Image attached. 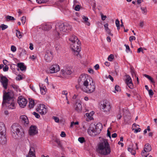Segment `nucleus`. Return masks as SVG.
I'll list each match as a JSON object with an SVG mask.
<instances>
[{"label":"nucleus","instance_id":"nucleus-1","mask_svg":"<svg viewBox=\"0 0 157 157\" xmlns=\"http://www.w3.org/2000/svg\"><path fill=\"white\" fill-rule=\"evenodd\" d=\"M91 79L88 75L85 74L81 75L78 78V83L82 85L81 89L85 93L90 94L95 90V83Z\"/></svg>","mask_w":157,"mask_h":157},{"label":"nucleus","instance_id":"nucleus-2","mask_svg":"<svg viewBox=\"0 0 157 157\" xmlns=\"http://www.w3.org/2000/svg\"><path fill=\"white\" fill-rule=\"evenodd\" d=\"M72 27L71 25L68 24L65 25L63 23H58L56 26V29L53 33L52 36L49 34L48 36L50 38H62V36L65 33L68 32L72 29Z\"/></svg>","mask_w":157,"mask_h":157},{"label":"nucleus","instance_id":"nucleus-3","mask_svg":"<svg viewBox=\"0 0 157 157\" xmlns=\"http://www.w3.org/2000/svg\"><path fill=\"white\" fill-rule=\"evenodd\" d=\"M97 152L101 155H106L109 154L111 152L109 143L106 140H104L98 145L97 149Z\"/></svg>","mask_w":157,"mask_h":157},{"label":"nucleus","instance_id":"nucleus-4","mask_svg":"<svg viewBox=\"0 0 157 157\" xmlns=\"http://www.w3.org/2000/svg\"><path fill=\"white\" fill-rule=\"evenodd\" d=\"M13 93L12 92H8L4 93L2 105L6 104L9 109H13L15 107V103L13 99Z\"/></svg>","mask_w":157,"mask_h":157},{"label":"nucleus","instance_id":"nucleus-5","mask_svg":"<svg viewBox=\"0 0 157 157\" xmlns=\"http://www.w3.org/2000/svg\"><path fill=\"white\" fill-rule=\"evenodd\" d=\"M10 131L12 136L15 139H17L19 137H21L24 136L23 129L18 123H13L11 127Z\"/></svg>","mask_w":157,"mask_h":157},{"label":"nucleus","instance_id":"nucleus-6","mask_svg":"<svg viewBox=\"0 0 157 157\" xmlns=\"http://www.w3.org/2000/svg\"><path fill=\"white\" fill-rule=\"evenodd\" d=\"M71 47L73 53L78 56L81 51V42L79 40H70Z\"/></svg>","mask_w":157,"mask_h":157},{"label":"nucleus","instance_id":"nucleus-7","mask_svg":"<svg viewBox=\"0 0 157 157\" xmlns=\"http://www.w3.org/2000/svg\"><path fill=\"white\" fill-rule=\"evenodd\" d=\"M100 107L103 111L107 114L109 113L111 108L110 103L106 100L104 101L101 103Z\"/></svg>","mask_w":157,"mask_h":157},{"label":"nucleus","instance_id":"nucleus-8","mask_svg":"<svg viewBox=\"0 0 157 157\" xmlns=\"http://www.w3.org/2000/svg\"><path fill=\"white\" fill-rule=\"evenodd\" d=\"M73 70L70 67H64L60 71V74L64 78H67L73 72Z\"/></svg>","mask_w":157,"mask_h":157},{"label":"nucleus","instance_id":"nucleus-9","mask_svg":"<svg viewBox=\"0 0 157 157\" xmlns=\"http://www.w3.org/2000/svg\"><path fill=\"white\" fill-rule=\"evenodd\" d=\"M0 82L3 87L5 89H7L8 85V80L5 76L2 75L0 76Z\"/></svg>","mask_w":157,"mask_h":157},{"label":"nucleus","instance_id":"nucleus-10","mask_svg":"<svg viewBox=\"0 0 157 157\" xmlns=\"http://www.w3.org/2000/svg\"><path fill=\"white\" fill-rule=\"evenodd\" d=\"M17 102L20 106L22 108H24L25 106L27 103V100L21 96L18 98Z\"/></svg>","mask_w":157,"mask_h":157},{"label":"nucleus","instance_id":"nucleus-11","mask_svg":"<svg viewBox=\"0 0 157 157\" xmlns=\"http://www.w3.org/2000/svg\"><path fill=\"white\" fill-rule=\"evenodd\" d=\"M36 111L41 115H44L46 113L47 110L44 104H40L38 106Z\"/></svg>","mask_w":157,"mask_h":157},{"label":"nucleus","instance_id":"nucleus-12","mask_svg":"<svg viewBox=\"0 0 157 157\" xmlns=\"http://www.w3.org/2000/svg\"><path fill=\"white\" fill-rule=\"evenodd\" d=\"M52 53L51 51L48 50L46 51L44 56V59L46 62H50L52 59Z\"/></svg>","mask_w":157,"mask_h":157},{"label":"nucleus","instance_id":"nucleus-13","mask_svg":"<svg viewBox=\"0 0 157 157\" xmlns=\"http://www.w3.org/2000/svg\"><path fill=\"white\" fill-rule=\"evenodd\" d=\"M60 70V68L58 65L54 64L51 66L49 69L48 72L50 73H56Z\"/></svg>","mask_w":157,"mask_h":157},{"label":"nucleus","instance_id":"nucleus-14","mask_svg":"<svg viewBox=\"0 0 157 157\" xmlns=\"http://www.w3.org/2000/svg\"><path fill=\"white\" fill-rule=\"evenodd\" d=\"M38 132L37 127L36 126L32 125L29 128V133L30 136H34Z\"/></svg>","mask_w":157,"mask_h":157},{"label":"nucleus","instance_id":"nucleus-15","mask_svg":"<svg viewBox=\"0 0 157 157\" xmlns=\"http://www.w3.org/2000/svg\"><path fill=\"white\" fill-rule=\"evenodd\" d=\"M126 77V83L130 88L132 89L133 87V85L131 77L128 75H127Z\"/></svg>","mask_w":157,"mask_h":157},{"label":"nucleus","instance_id":"nucleus-16","mask_svg":"<svg viewBox=\"0 0 157 157\" xmlns=\"http://www.w3.org/2000/svg\"><path fill=\"white\" fill-rule=\"evenodd\" d=\"M88 134L91 136H94L97 135L94 128L92 124H91L87 131Z\"/></svg>","mask_w":157,"mask_h":157},{"label":"nucleus","instance_id":"nucleus-17","mask_svg":"<svg viewBox=\"0 0 157 157\" xmlns=\"http://www.w3.org/2000/svg\"><path fill=\"white\" fill-rule=\"evenodd\" d=\"M93 126L96 130L97 135L99 134L102 129V126L100 123H98L96 125L92 124Z\"/></svg>","mask_w":157,"mask_h":157},{"label":"nucleus","instance_id":"nucleus-18","mask_svg":"<svg viewBox=\"0 0 157 157\" xmlns=\"http://www.w3.org/2000/svg\"><path fill=\"white\" fill-rule=\"evenodd\" d=\"M27 157H36L35 149L33 147L31 146L30 147L29 150Z\"/></svg>","mask_w":157,"mask_h":157},{"label":"nucleus","instance_id":"nucleus-19","mask_svg":"<svg viewBox=\"0 0 157 157\" xmlns=\"http://www.w3.org/2000/svg\"><path fill=\"white\" fill-rule=\"evenodd\" d=\"M20 120L22 123L25 125H27L29 123V121L27 117L25 115H21L20 116Z\"/></svg>","mask_w":157,"mask_h":157},{"label":"nucleus","instance_id":"nucleus-20","mask_svg":"<svg viewBox=\"0 0 157 157\" xmlns=\"http://www.w3.org/2000/svg\"><path fill=\"white\" fill-rule=\"evenodd\" d=\"M5 134L0 135V144L2 145H6L7 143V139Z\"/></svg>","mask_w":157,"mask_h":157},{"label":"nucleus","instance_id":"nucleus-21","mask_svg":"<svg viewBox=\"0 0 157 157\" xmlns=\"http://www.w3.org/2000/svg\"><path fill=\"white\" fill-rule=\"evenodd\" d=\"M42 29L44 31H48L52 28L51 24L49 23H47L42 25Z\"/></svg>","mask_w":157,"mask_h":157},{"label":"nucleus","instance_id":"nucleus-22","mask_svg":"<svg viewBox=\"0 0 157 157\" xmlns=\"http://www.w3.org/2000/svg\"><path fill=\"white\" fill-rule=\"evenodd\" d=\"M6 128L4 124L2 122H0V135L5 134Z\"/></svg>","mask_w":157,"mask_h":157},{"label":"nucleus","instance_id":"nucleus-23","mask_svg":"<svg viewBox=\"0 0 157 157\" xmlns=\"http://www.w3.org/2000/svg\"><path fill=\"white\" fill-rule=\"evenodd\" d=\"M135 145L136 148L132 147H131V146H130L128 149V151H129L132 154L134 155H135L136 153V150L138 149L137 144L136 143L135 144Z\"/></svg>","mask_w":157,"mask_h":157},{"label":"nucleus","instance_id":"nucleus-24","mask_svg":"<svg viewBox=\"0 0 157 157\" xmlns=\"http://www.w3.org/2000/svg\"><path fill=\"white\" fill-rule=\"evenodd\" d=\"M82 105L81 103L79 102H76L75 105V109L78 112H81L82 109Z\"/></svg>","mask_w":157,"mask_h":157},{"label":"nucleus","instance_id":"nucleus-25","mask_svg":"<svg viewBox=\"0 0 157 157\" xmlns=\"http://www.w3.org/2000/svg\"><path fill=\"white\" fill-rule=\"evenodd\" d=\"M82 22L85 23L86 25L88 26L90 25V23L88 21V18L87 17L82 16Z\"/></svg>","mask_w":157,"mask_h":157},{"label":"nucleus","instance_id":"nucleus-26","mask_svg":"<svg viewBox=\"0 0 157 157\" xmlns=\"http://www.w3.org/2000/svg\"><path fill=\"white\" fill-rule=\"evenodd\" d=\"M17 66L20 68L21 71L25 70L26 67L23 63H17Z\"/></svg>","mask_w":157,"mask_h":157},{"label":"nucleus","instance_id":"nucleus-27","mask_svg":"<svg viewBox=\"0 0 157 157\" xmlns=\"http://www.w3.org/2000/svg\"><path fill=\"white\" fill-rule=\"evenodd\" d=\"M94 112L93 111H92L90 112V113H86L85 114V115L90 120H92L93 118L92 117V116L94 114Z\"/></svg>","mask_w":157,"mask_h":157},{"label":"nucleus","instance_id":"nucleus-28","mask_svg":"<svg viewBox=\"0 0 157 157\" xmlns=\"http://www.w3.org/2000/svg\"><path fill=\"white\" fill-rule=\"evenodd\" d=\"M144 149L146 150L147 152L150 151L151 150V145L148 144H147L145 145V147Z\"/></svg>","mask_w":157,"mask_h":157},{"label":"nucleus","instance_id":"nucleus-29","mask_svg":"<svg viewBox=\"0 0 157 157\" xmlns=\"http://www.w3.org/2000/svg\"><path fill=\"white\" fill-rule=\"evenodd\" d=\"M29 107L30 109L32 108L35 105L34 101L32 99H29Z\"/></svg>","mask_w":157,"mask_h":157},{"label":"nucleus","instance_id":"nucleus-30","mask_svg":"<svg viewBox=\"0 0 157 157\" xmlns=\"http://www.w3.org/2000/svg\"><path fill=\"white\" fill-rule=\"evenodd\" d=\"M105 30L107 33L110 35V36H108L107 37L106 39H111L112 38L110 36H113V34L111 33L110 30L109 29Z\"/></svg>","mask_w":157,"mask_h":157},{"label":"nucleus","instance_id":"nucleus-31","mask_svg":"<svg viewBox=\"0 0 157 157\" xmlns=\"http://www.w3.org/2000/svg\"><path fill=\"white\" fill-rule=\"evenodd\" d=\"M40 86V91L41 94L43 95L44 94L46 93V88L45 86L43 87V88Z\"/></svg>","mask_w":157,"mask_h":157},{"label":"nucleus","instance_id":"nucleus-32","mask_svg":"<svg viewBox=\"0 0 157 157\" xmlns=\"http://www.w3.org/2000/svg\"><path fill=\"white\" fill-rule=\"evenodd\" d=\"M22 33H21L18 30H17V32L16 33V35L17 36L18 38H21L22 36Z\"/></svg>","mask_w":157,"mask_h":157},{"label":"nucleus","instance_id":"nucleus-33","mask_svg":"<svg viewBox=\"0 0 157 157\" xmlns=\"http://www.w3.org/2000/svg\"><path fill=\"white\" fill-rule=\"evenodd\" d=\"M141 9L142 13L145 15H146L147 13V8L146 7H141Z\"/></svg>","mask_w":157,"mask_h":157},{"label":"nucleus","instance_id":"nucleus-34","mask_svg":"<svg viewBox=\"0 0 157 157\" xmlns=\"http://www.w3.org/2000/svg\"><path fill=\"white\" fill-rule=\"evenodd\" d=\"M119 66L117 65V63H115V72L116 74H117L118 73L119 71Z\"/></svg>","mask_w":157,"mask_h":157},{"label":"nucleus","instance_id":"nucleus-35","mask_svg":"<svg viewBox=\"0 0 157 157\" xmlns=\"http://www.w3.org/2000/svg\"><path fill=\"white\" fill-rule=\"evenodd\" d=\"M6 20L7 21H9L10 20H14L15 18L13 17L10 16H7L6 17Z\"/></svg>","mask_w":157,"mask_h":157},{"label":"nucleus","instance_id":"nucleus-36","mask_svg":"<svg viewBox=\"0 0 157 157\" xmlns=\"http://www.w3.org/2000/svg\"><path fill=\"white\" fill-rule=\"evenodd\" d=\"M48 1V0H36L37 2L39 4L45 3Z\"/></svg>","mask_w":157,"mask_h":157},{"label":"nucleus","instance_id":"nucleus-37","mask_svg":"<svg viewBox=\"0 0 157 157\" xmlns=\"http://www.w3.org/2000/svg\"><path fill=\"white\" fill-rule=\"evenodd\" d=\"M55 142L57 144L59 147H61V144L59 139H56L55 140Z\"/></svg>","mask_w":157,"mask_h":157},{"label":"nucleus","instance_id":"nucleus-38","mask_svg":"<svg viewBox=\"0 0 157 157\" xmlns=\"http://www.w3.org/2000/svg\"><path fill=\"white\" fill-rule=\"evenodd\" d=\"M78 141L81 143H83L85 141L84 138L83 137H79L78 138Z\"/></svg>","mask_w":157,"mask_h":157},{"label":"nucleus","instance_id":"nucleus-39","mask_svg":"<svg viewBox=\"0 0 157 157\" xmlns=\"http://www.w3.org/2000/svg\"><path fill=\"white\" fill-rule=\"evenodd\" d=\"M147 152L146 150H144L142 151L141 155L142 156H144L145 157H147V155H146V152Z\"/></svg>","mask_w":157,"mask_h":157},{"label":"nucleus","instance_id":"nucleus-40","mask_svg":"<svg viewBox=\"0 0 157 157\" xmlns=\"http://www.w3.org/2000/svg\"><path fill=\"white\" fill-rule=\"evenodd\" d=\"M69 39H78V38L75 35L72 34L71 36Z\"/></svg>","mask_w":157,"mask_h":157},{"label":"nucleus","instance_id":"nucleus-41","mask_svg":"<svg viewBox=\"0 0 157 157\" xmlns=\"http://www.w3.org/2000/svg\"><path fill=\"white\" fill-rule=\"evenodd\" d=\"M26 17L24 16L22 17L21 18V20L22 23L23 25H24L26 21Z\"/></svg>","mask_w":157,"mask_h":157},{"label":"nucleus","instance_id":"nucleus-42","mask_svg":"<svg viewBox=\"0 0 157 157\" xmlns=\"http://www.w3.org/2000/svg\"><path fill=\"white\" fill-rule=\"evenodd\" d=\"M124 46L126 47V51L127 52H129L130 51V48L129 46L128 45H127L126 44H124Z\"/></svg>","mask_w":157,"mask_h":157},{"label":"nucleus","instance_id":"nucleus-43","mask_svg":"<svg viewBox=\"0 0 157 157\" xmlns=\"http://www.w3.org/2000/svg\"><path fill=\"white\" fill-rule=\"evenodd\" d=\"M113 58V56L112 54L110 55L108 57V59L109 61H112Z\"/></svg>","mask_w":157,"mask_h":157},{"label":"nucleus","instance_id":"nucleus-44","mask_svg":"<svg viewBox=\"0 0 157 157\" xmlns=\"http://www.w3.org/2000/svg\"><path fill=\"white\" fill-rule=\"evenodd\" d=\"M150 97H152L154 94L152 90L151 89L149 90L148 91Z\"/></svg>","mask_w":157,"mask_h":157},{"label":"nucleus","instance_id":"nucleus-45","mask_svg":"<svg viewBox=\"0 0 157 157\" xmlns=\"http://www.w3.org/2000/svg\"><path fill=\"white\" fill-rule=\"evenodd\" d=\"M11 49L12 51L13 52H14L16 50V48L15 46L13 45H12L11 46Z\"/></svg>","mask_w":157,"mask_h":157},{"label":"nucleus","instance_id":"nucleus-46","mask_svg":"<svg viewBox=\"0 0 157 157\" xmlns=\"http://www.w3.org/2000/svg\"><path fill=\"white\" fill-rule=\"evenodd\" d=\"M33 114L37 118H39L40 117V115L35 112H33Z\"/></svg>","mask_w":157,"mask_h":157},{"label":"nucleus","instance_id":"nucleus-47","mask_svg":"<svg viewBox=\"0 0 157 157\" xmlns=\"http://www.w3.org/2000/svg\"><path fill=\"white\" fill-rule=\"evenodd\" d=\"M62 94L65 95L66 99L67 100V91L63 90L62 92Z\"/></svg>","mask_w":157,"mask_h":157},{"label":"nucleus","instance_id":"nucleus-48","mask_svg":"<svg viewBox=\"0 0 157 157\" xmlns=\"http://www.w3.org/2000/svg\"><path fill=\"white\" fill-rule=\"evenodd\" d=\"M8 26L7 25L2 24L1 26V28L2 30H4L7 28Z\"/></svg>","mask_w":157,"mask_h":157},{"label":"nucleus","instance_id":"nucleus-49","mask_svg":"<svg viewBox=\"0 0 157 157\" xmlns=\"http://www.w3.org/2000/svg\"><path fill=\"white\" fill-rule=\"evenodd\" d=\"M115 91L117 92L120 91V87L116 85L115 87Z\"/></svg>","mask_w":157,"mask_h":157},{"label":"nucleus","instance_id":"nucleus-50","mask_svg":"<svg viewBox=\"0 0 157 157\" xmlns=\"http://www.w3.org/2000/svg\"><path fill=\"white\" fill-rule=\"evenodd\" d=\"M140 52H142L143 53H144L143 48L141 47H140L138 49L137 52L138 53H140Z\"/></svg>","mask_w":157,"mask_h":157},{"label":"nucleus","instance_id":"nucleus-51","mask_svg":"<svg viewBox=\"0 0 157 157\" xmlns=\"http://www.w3.org/2000/svg\"><path fill=\"white\" fill-rule=\"evenodd\" d=\"M144 22L143 21H140V27L142 28L144 25Z\"/></svg>","mask_w":157,"mask_h":157},{"label":"nucleus","instance_id":"nucleus-52","mask_svg":"<svg viewBox=\"0 0 157 157\" xmlns=\"http://www.w3.org/2000/svg\"><path fill=\"white\" fill-rule=\"evenodd\" d=\"M9 67L7 65H6L3 68V70L4 71H8Z\"/></svg>","mask_w":157,"mask_h":157},{"label":"nucleus","instance_id":"nucleus-53","mask_svg":"<svg viewBox=\"0 0 157 157\" xmlns=\"http://www.w3.org/2000/svg\"><path fill=\"white\" fill-rule=\"evenodd\" d=\"M80 9V6L78 5H77L75 7V10L77 11H78Z\"/></svg>","mask_w":157,"mask_h":157},{"label":"nucleus","instance_id":"nucleus-54","mask_svg":"<svg viewBox=\"0 0 157 157\" xmlns=\"http://www.w3.org/2000/svg\"><path fill=\"white\" fill-rule=\"evenodd\" d=\"M66 136L65 133L64 132H62L60 134V136L63 137H65Z\"/></svg>","mask_w":157,"mask_h":157},{"label":"nucleus","instance_id":"nucleus-55","mask_svg":"<svg viewBox=\"0 0 157 157\" xmlns=\"http://www.w3.org/2000/svg\"><path fill=\"white\" fill-rule=\"evenodd\" d=\"M53 119L56 122H58L59 121V119L56 117H53Z\"/></svg>","mask_w":157,"mask_h":157},{"label":"nucleus","instance_id":"nucleus-56","mask_svg":"<svg viewBox=\"0 0 157 157\" xmlns=\"http://www.w3.org/2000/svg\"><path fill=\"white\" fill-rule=\"evenodd\" d=\"M141 130V128H138L137 129H136L135 130L134 132L135 133H137L138 132H140Z\"/></svg>","mask_w":157,"mask_h":157},{"label":"nucleus","instance_id":"nucleus-57","mask_svg":"<svg viewBox=\"0 0 157 157\" xmlns=\"http://www.w3.org/2000/svg\"><path fill=\"white\" fill-rule=\"evenodd\" d=\"M148 79L151 81V83H155V82L154 80V79H153V78H152L151 77H150V78H149Z\"/></svg>","mask_w":157,"mask_h":157},{"label":"nucleus","instance_id":"nucleus-58","mask_svg":"<svg viewBox=\"0 0 157 157\" xmlns=\"http://www.w3.org/2000/svg\"><path fill=\"white\" fill-rule=\"evenodd\" d=\"M115 24L116 26H119L120 25V22L118 19H116L115 21Z\"/></svg>","mask_w":157,"mask_h":157},{"label":"nucleus","instance_id":"nucleus-59","mask_svg":"<svg viewBox=\"0 0 157 157\" xmlns=\"http://www.w3.org/2000/svg\"><path fill=\"white\" fill-rule=\"evenodd\" d=\"M78 124V122H72L71 123L70 126L71 127H72L73 125L74 124L76 125V124Z\"/></svg>","mask_w":157,"mask_h":157},{"label":"nucleus","instance_id":"nucleus-60","mask_svg":"<svg viewBox=\"0 0 157 157\" xmlns=\"http://www.w3.org/2000/svg\"><path fill=\"white\" fill-rule=\"evenodd\" d=\"M88 71L90 74H93L94 73V70L93 69L89 68L88 70Z\"/></svg>","mask_w":157,"mask_h":157},{"label":"nucleus","instance_id":"nucleus-61","mask_svg":"<svg viewBox=\"0 0 157 157\" xmlns=\"http://www.w3.org/2000/svg\"><path fill=\"white\" fill-rule=\"evenodd\" d=\"M30 87L32 90H33L34 91L36 92L35 89V88L34 87L33 85H31L30 86Z\"/></svg>","mask_w":157,"mask_h":157},{"label":"nucleus","instance_id":"nucleus-62","mask_svg":"<svg viewBox=\"0 0 157 157\" xmlns=\"http://www.w3.org/2000/svg\"><path fill=\"white\" fill-rule=\"evenodd\" d=\"M107 136H109L110 138H111V134L110 132L109 131V130H108L107 131Z\"/></svg>","mask_w":157,"mask_h":157},{"label":"nucleus","instance_id":"nucleus-63","mask_svg":"<svg viewBox=\"0 0 157 157\" xmlns=\"http://www.w3.org/2000/svg\"><path fill=\"white\" fill-rule=\"evenodd\" d=\"M101 19L103 21H104L105 18H106V16L104 15L103 14H102L101 15Z\"/></svg>","mask_w":157,"mask_h":157},{"label":"nucleus","instance_id":"nucleus-64","mask_svg":"<svg viewBox=\"0 0 157 157\" xmlns=\"http://www.w3.org/2000/svg\"><path fill=\"white\" fill-rule=\"evenodd\" d=\"M78 85H77L75 86V88L77 89L78 90L79 88H80L81 89V87H82V85H79V84L78 83Z\"/></svg>","mask_w":157,"mask_h":157}]
</instances>
